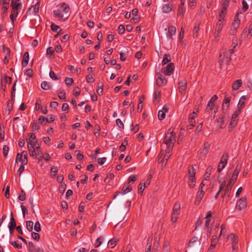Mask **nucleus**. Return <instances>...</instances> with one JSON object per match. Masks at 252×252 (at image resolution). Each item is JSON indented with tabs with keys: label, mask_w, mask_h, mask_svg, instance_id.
Segmentation results:
<instances>
[{
	"label": "nucleus",
	"mask_w": 252,
	"mask_h": 252,
	"mask_svg": "<svg viewBox=\"0 0 252 252\" xmlns=\"http://www.w3.org/2000/svg\"><path fill=\"white\" fill-rule=\"evenodd\" d=\"M54 16L58 18L62 19L65 16L64 20L67 19L69 15V6L65 3L62 4L61 7L58 9L53 11Z\"/></svg>",
	"instance_id": "nucleus-1"
},
{
	"label": "nucleus",
	"mask_w": 252,
	"mask_h": 252,
	"mask_svg": "<svg viewBox=\"0 0 252 252\" xmlns=\"http://www.w3.org/2000/svg\"><path fill=\"white\" fill-rule=\"evenodd\" d=\"M175 140V134L173 132L171 128L169 129L164 139V143L166 145L167 148L172 149L174 147Z\"/></svg>",
	"instance_id": "nucleus-2"
},
{
	"label": "nucleus",
	"mask_w": 252,
	"mask_h": 252,
	"mask_svg": "<svg viewBox=\"0 0 252 252\" xmlns=\"http://www.w3.org/2000/svg\"><path fill=\"white\" fill-rule=\"evenodd\" d=\"M240 170V167H239L238 166H237L236 167V169H235L234 172H233V174L232 175V176L231 179L229 181V182L227 185L226 188L225 189V193H228L230 192L234 182H235V181L236 180V179L237 178V176L239 173Z\"/></svg>",
	"instance_id": "nucleus-3"
},
{
	"label": "nucleus",
	"mask_w": 252,
	"mask_h": 252,
	"mask_svg": "<svg viewBox=\"0 0 252 252\" xmlns=\"http://www.w3.org/2000/svg\"><path fill=\"white\" fill-rule=\"evenodd\" d=\"M181 205L179 203H176L173 208V212L171 215V221L175 223L177 221V217L180 214Z\"/></svg>",
	"instance_id": "nucleus-4"
},
{
	"label": "nucleus",
	"mask_w": 252,
	"mask_h": 252,
	"mask_svg": "<svg viewBox=\"0 0 252 252\" xmlns=\"http://www.w3.org/2000/svg\"><path fill=\"white\" fill-rule=\"evenodd\" d=\"M227 240L232 242V248L233 251H236L238 249L237 243L238 241V237L234 234H231L227 237Z\"/></svg>",
	"instance_id": "nucleus-5"
},
{
	"label": "nucleus",
	"mask_w": 252,
	"mask_h": 252,
	"mask_svg": "<svg viewBox=\"0 0 252 252\" xmlns=\"http://www.w3.org/2000/svg\"><path fill=\"white\" fill-rule=\"evenodd\" d=\"M156 75L158 76L156 81L157 85L158 86H162L166 84L167 80L160 73L157 72Z\"/></svg>",
	"instance_id": "nucleus-6"
},
{
	"label": "nucleus",
	"mask_w": 252,
	"mask_h": 252,
	"mask_svg": "<svg viewBox=\"0 0 252 252\" xmlns=\"http://www.w3.org/2000/svg\"><path fill=\"white\" fill-rule=\"evenodd\" d=\"M174 64L170 63L161 69V72L165 75H170L173 72Z\"/></svg>",
	"instance_id": "nucleus-7"
},
{
	"label": "nucleus",
	"mask_w": 252,
	"mask_h": 252,
	"mask_svg": "<svg viewBox=\"0 0 252 252\" xmlns=\"http://www.w3.org/2000/svg\"><path fill=\"white\" fill-rule=\"evenodd\" d=\"M240 112L241 111L240 110H237L232 115L231 121L229 124V128H232L234 125H236L237 116L239 115Z\"/></svg>",
	"instance_id": "nucleus-8"
},
{
	"label": "nucleus",
	"mask_w": 252,
	"mask_h": 252,
	"mask_svg": "<svg viewBox=\"0 0 252 252\" xmlns=\"http://www.w3.org/2000/svg\"><path fill=\"white\" fill-rule=\"evenodd\" d=\"M40 5V2L39 1H37L34 5L32 6L28 10V12L33 14H36L38 12Z\"/></svg>",
	"instance_id": "nucleus-9"
},
{
	"label": "nucleus",
	"mask_w": 252,
	"mask_h": 252,
	"mask_svg": "<svg viewBox=\"0 0 252 252\" xmlns=\"http://www.w3.org/2000/svg\"><path fill=\"white\" fill-rule=\"evenodd\" d=\"M246 206V198H241L237 203L236 208L241 210Z\"/></svg>",
	"instance_id": "nucleus-10"
},
{
	"label": "nucleus",
	"mask_w": 252,
	"mask_h": 252,
	"mask_svg": "<svg viewBox=\"0 0 252 252\" xmlns=\"http://www.w3.org/2000/svg\"><path fill=\"white\" fill-rule=\"evenodd\" d=\"M54 120L53 116L51 115L49 118H46L43 116H40L39 118V121L41 124H44L45 122L51 123Z\"/></svg>",
	"instance_id": "nucleus-11"
},
{
	"label": "nucleus",
	"mask_w": 252,
	"mask_h": 252,
	"mask_svg": "<svg viewBox=\"0 0 252 252\" xmlns=\"http://www.w3.org/2000/svg\"><path fill=\"white\" fill-rule=\"evenodd\" d=\"M176 29L174 26H171L168 28V32L166 33V36L168 38H171L173 35L176 33Z\"/></svg>",
	"instance_id": "nucleus-12"
},
{
	"label": "nucleus",
	"mask_w": 252,
	"mask_h": 252,
	"mask_svg": "<svg viewBox=\"0 0 252 252\" xmlns=\"http://www.w3.org/2000/svg\"><path fill=\"white\" fill-rule=\"evenodd\" d=\"M11 218L10 219V221L9 222V224H8V228L9 229L10 233H12L13 232V230L14 228L16 227V222H15L14 219L12 217V213H11Z\"/></svg>",
	"instance_id": "nucleus-13"
},
{
	"label": "nucleus",
	"mask_w": 252,
	"mask_h": 252,
	"mask_svg": "<svg viewBox=\"0 0 252 252\" xmlns=\"http://www.w3.org/2000/svg\"><path fill=\"white\" fill-rule=\"evenodd\" d=\"M28 144L36 145L38 143L36 137L33 133L30 134V137L28 140Z\"/></svg>",
	"instance_id": "nucleus-14"
},
{
	"label": "nucleus",
	"mask_w": 252,
	"mask_h": 252,
	"mask_svg": "<svg viewBox=\"0 0 252 252\" xmlns=\"http://www.w3.org/2000/svg\"><path fill=\"white\" fill-rule=\"evenodd\" d=\"M204 194V192L202 189H199L198 191V192L197 193V195L196 197V199L195 202V203L196 205H199L201 200L202 199V197H203Z\"/></svg>",
	"instance_id": "nucleus-15"
},
{
	"label": "nucleus",
	"mask_w": 252,
	"mask_h": 252,
	"mask_svg": "<svg viewBox=\"0 0 252 252\" xmlns=\"http://www.w3.org/2000/svg\"><path fill=\"white\" fill-rule=\"evenodd\" d=\"M172 4L166 3L162 7V11L165 13H167L172 10Z\"/></svg>",
	"instance_id": "nucleus-16"
},
{
	"label": "nucleus",
	"mask_w": 252,
	"mask_h": 252,
	"mask_svg": "<svg viewBox=\"0 0 252 252\" xmlns=\"http://www.w3.org/2000/svg\"><path fill=\"white\" fill-rule=\"evenodd\" d=\"M239 14H237L235 17L234 21L232 24V27L235 30H236L239 26L240 23V20L238 18Z\"/></svg>",
	"instance_id": "nucleus-17"
},
{
	"label": "nucleus",
	"mask_w": 252,
	"mask_h": 252,
	"mask_svg": "<svg viewBox=\"0 0 252 252\" xmlns=\"http://www.w3.org/2000/svg\"><path fill=\"white\" fill-rule=\"evenodd\" d=\"M29 60V54L28 52H26L23 56V60H22V65L23 66H26L28 63Z\"/></svg>",
	"instance_id": "nucleus-18"
},
{
	"label": "nucleus",
	"mask_w": 252,
	"mask_h": 252,
	"mask_svg": "<svg viewBox=\"0 0 252 252\" xmlns=\"http://www.w3.org/2000/svg\"><path fill=\"white\" fill-rule=\"evenodd\" d=\"M217 32L215 33V37L217 38L219 36V33L221 31L222 28V21L218 22L217 24Z\"/></svg>",
	"instance_id": "nucleus-19"
},
{
	"label": "nucleus",
	"mask_w": 252,
	"mask_h": 252,
	"mask_svg": "<svg viewBox=\"0 0 252 252\" xmlns=\"http://www.w3.org/2000/svg\"><path fill=\"white\" fill-rule=\"evenodd\" d=\"M242 85V81L240 79L236 80L232 85V89L237 90Z\"/></svg>",
	"instance_id": "nucleus-20"
},
{
	"label": "nucleus",
	"mask_w": 252,
	"mask_h": 252,
	"mask_svg": "<svg viewBox=\"0 0 252 252\" xmlns=\"http://www.w3.org/2000/svg\"><path fill=\"white\" fill-rule=\"evenodd\" d=\"M51 28L52 30L54 32H58V34H62V30L60 29V28L56 25L55 24L52 23L51 26Z\"/></svg>",
	"instance_id": "nucleus-21"
},
{
	"label": "nucleus",
	"mask_w": 252,
	"mask_h": 252,
	"mask_svg": "<svg viewBox=\"0 0 252 252\" xmlns=\"http://www.w3.org/2000/svg\"><path fill=\"white\" fill-rule=\"evenodd\" d=\"M246 100V97L245 96H242L239 101L238 103V108L239 109L238 110H240L241 111V109H242L245 104V100Z\"/></svg>",
	"instance_id": "nucleus-22"
},
{
	"label": "nucleus",
	"mask_w": 252,
	"mask_h": 252,
	"mask_svg": "<svg viewBox=\"0 0 252 252\" xmlns=\"http://www.w3.org/2000/svg\"><path fill=\"white\" fill-rule=\"evenodd\" d=\"M226 7H223L222 8L221 11L219 15L220 19L219 22H221L222 21L224 20V17L225 16V15L226 13Z\"/></svg>",
	"instance_id": "nucleus-23"
},
{
	"label": "nucleus",
	"mask_w": 252,
	"mask_h": 252,
	"mask_svg": "<svg viewBox=\"0 0 252 252\" xmlns=\"http://www.w3.org/2000/svg\"><path fill=\"white\" fill-rule=\"evenodd\" d=\"M184 5V0H182L181 3L180 5H179V12H178V14L180 15L181 16H183L184 13L185 12V9L183 7Z\"/></svg>",
	"instance_id": "nucleus-24"
},
{
	"label": "nucleus",
	"mask_w": 252,
	"mask_h": 252,
	"mask_svg": "<svg viewBox=\"0 0 252 252\" xmlns=\"http://www.w3.org/2000/svg\"><path fill=\"white\" fill-rule=\"evenodd\" d=\"M209 148V144L206 142L204 145V147L201 152V155L202 156L205 155L207 153Z\"/></svg>",
	"instance_id": "nucleus-25"
},
{
	"label": "nucleus",
	"mask_w": 252,
	"mask_h": 252,
	"mask_svg": "<svg viewBox=\"0 0 252 252\" xmlns=\"http://www.w3.org/2000/svg\"><path fill=\"white\" fill-rule=\"evenodd\" d=\"M230 101V99L229 97H226L225 98V99L224 100V103L222 105L223 111L226 110L227 109V108L229 107Z\"/></svg>",
	"instance_id": "nucleus-26"
},
{
	"label": "nucleus",
	"mask_w": 252,
	"mask_h": 252,
	"mask_svg": "<svg viewBox=\"0 0 252 252\" xmlns=\"http://www.w3.org/2000/svg\"><path fill=\"white\" fill-rule=\"evenodd\" d=\"M172 149H170L169 148H167V151L165 154V155H164L163 158H164V159L165 160L166 162H167L168 159L169 158V157L171 156V151H172ZM166 162H165L164 163V165H166Z\"/></svg>",
	"instance_id": "nucleus-27"
},
{
	"label": "nucleus",
	"mask_w": 252,
	"mask_h": 252,
	"mask_svg": "<svg viewBox=\"0 0 252 252\" xmlns=\"http://www.w3.org/2000/svg\"><path fill=\"white\" fill-rule=\"evenodd\" d=\"M20 4L21 3L19 2V0L14 1L13 0L11 2V6L12 7V9H16L18 10Z\"/></svg>",
	"instance_id": "nucleus-28"
},
{
	"label": "nucleus",
	"mask_w": 252,
	"mask_h": 252,
	"mask_svg": "<svg viewBox=\"0 0 252 252\" xmlns=\"http://www.w3.org/2000/svg\"><path fill=\"white\" fill-rule=\"evenodd\" d=\"M41 87L43 89L47 90L50 88L51 85L49 82L47 81H44L42 82Z\"/></svg>",
	"instance_id": "nucleus-29"
},
{
	"label": "nucleus",
	"mask_w": 252,
	"mask_h": 252,
	"mask_svg": "<svg viewBox=\"0 0 252 252\" xmlns=\"http://www.w3.org/2000/svg\"><path fill=\"white\" fill-rule=\"evenodd\" d=\"M212 169V168L211 167H208L207 168V169L206 170V174L205 175V177L204 178V181H208V179H209V175L211 173Z\"/></svg>",
	"instance_id": "nucleus-30"
},
{
	"label": "nucleus",
	"mask_w": 252,
	"mask_h": 252,
	"mask_svg": "<svg viewBox=\"0 0 252 252\" xmlns=\"http://www.w3.org/2000/svg\"><path fill=\"white\" fill-rule=\"evenodd\" d=\"M171 60V58L170 57L167 55V54H165L164 55V57H163V59L162 61V63L163 65H164L165 64H166L167 63H169Z\"/></svg>",
	"instance_id": "nucleus-31"
},
{
	"label": "nucleus",
	"mask_w": 252,
	"mask_h": 252,
	"mask_svg": "<svg viewBox=\"0 0 252 252\" xmlns=\"http://www.w3.org/2000/svg\"><path fill=\"white\" fill-rule=\"evenodd\" d=\"M179 89L180 90V92L182 93L183 91H184L186 88V83L183 82H180L179 83Z\"/></svg>",
	"instance_id": "nucleus-32"
},
{
	"label": "nucleus",
	"mask_w": 252,
	"mask_h": 252,
	"mask_svg": "<svg viewBox=\"0 0 252 252\" xmlns=\"http://www.w3.org/2000/svg\"><path fill=\"white\" fill-rule=\"evenodd\" d=\"M188 172H189V178H191V177L195 178V169L193 167H191L190 168H189V169Z\"/></svg>",
	"instance_id": "nucleus-33"
},
{
	"label": "nucleus",
	"mask_w": 252,
	"mask_h": 252,
	"mask_svg": "<svg viewBox=\"0 0 252 252\" xmlns=\"http://www.w3.org/2000/svg\"><path fill=\"white\" fill-rule=\"evenodd\" d=\"M27 228L29 231H32L33 229V222L32 221H27L26 222Z\"/></svg>",
	"instance_id": "nucleus-34"
},
{
	"label": "nucleus",
	"mask_w": 252,
	"mask_h": 252,
	"mask_svg": "<svg viewBox=\"0 0 252 252\" xmlns=\"http://www.w3.org/2000/svg\"><path fill=\"white\" fill-rule=\"evenodd\" d=\"M228 154L227 153H225V154H223L222 156V157H221V159L220 160V163H225V164H226L227 159H228Z\"/></svg>",
	"instance_id": "nucleus-35"
},
{
	"label": "nucleus",
	"mask_w": 252,
	"mask_h": 252,
	"mask_svg": "<svg viewBox=\"0 0 252 252\" xmlns=\"http://www.w3.org/2000/svg\"><path fill=\"white\" fill-rule=\"evenodd\" d=\"M103 84L102 83H98V88L96 92L98 95H101L103 93Z\"/></svg>",
	"instance_id": "nucleus-36"
},
{
	"label": "nucleus",
	"mask_w": 252,
	"mask_h": 252,
	"mask_svg": "<svg viewBox=\"0 0 252 252\" xmlns=\"http://www.w3.org/2000/svg\"><path fill=\"white\" fill-rule=\"evenodd\" d=\"M165 114L163 110H159L158 113V118L159 120H162L164 119Z\"/></svg>",
	"instance_id": "nucleus-37"
},
{
	"label": "nucleus",
	"mask_w": 252,
	"mask_h": 252,
	"mask_svg": "<svg viewBox=\"0 0 252 252\" xmlns=\"http://www.w3.org/2000/svg\"><path fill=\"white\" fill-rule=\"evenodd\" d=\"M23 156H24V159H22V163L23 164H26L27 163L28 154L26 151H23L22 152Z\"/></svg>",
	"instance_id": "nucleus-38"
},
{
	"label": "nucleus",
	"mask_w": 252,
	"mask_h": 252,
	"mask_svg": "<svg viewBox=\"0 0 252 252\" xmlns=\"http://www.w3.org/2000/svg\"><path fill=\"white\" fill-rule=\"evenodd\" d=\"M117 243V240L115 239H112L108 242V246L111 247V248H113L115 246H116Z\"/></svg>",
	"instance_id": "nucleus-39"
},
{
	"label": "nucleus",
	"mask_w": 252,
	"mask_h": 252,
	"mask_svg": "<svg viewBox=\"0 0 252 252\" xmlns=\"http://www.w3.org/2000/svg\"><path fill=\"white\" fill-rule=\"evenodd\" d=\"M195 178H189V184L190 188H193L195 185Z\"/></svg>",
	"instance_id": "nucleus-40"
},
{
	"label": "nucleus",
	"mask_w": 252,
	"mask_h": 252,
	"mask_svg": "<svg viewBox=\"0 0 252 252\" xmlns=\"http://www.w3.org/2000/svg\"><path fill=\"white\" fill-rule=\"evenodd\" d=\"M131 188L129 186H128L126 188L124 187L122 189L123 191L122 192V194H126L128 193L129 192H130L131 191Z\"/></svg>",
	"instance_id": "nucleus-41"
},
{
	"label": "nucleus",
	"mask_w": 252,
	"mask_h": 252,
	"mask_svg": "<svg viewBox=\"0 0 252 252\" xmlns=\"http://www.w3.org/2000/svg\"><path fill=\"white\" fill-rule=\"evenodd\" d=\"M51 177L53 178L55 177L57 172H58L57 168L55 166L52 167L51 169Z\"/></svg>",
	"instance_id": "nucleus-42"
},
{
	"label": "nucleus",
	"mask_w": 252,
	"mask_h": 252,
	"mask_svg": "<svg viewBox=\"0 0 252 252\" xmlns=\"http://www.w3.org/2000/svg\"><path fill=\"white\" fill-rule=\"evenodd\" d=\"M10 244L13 245L15 248L20 249L22 248V245L17 243L16 241H11L10 242Z\"/></svg>",
	"instance_id": "nucleus-43"
},
{
	"label": "nucleus",
	"mask_w": 252,
	"mask_h": 252,
	"mask_svg": "<svg viewBox=\"0 0 252 252\" xmlns=\"http://www.w3.org/2000/svg\"><path fill=\"white\" fill-rule=\"evenodd\" d=\"M49 76H50V78H52L54 80H57L59 79V77H58V76H57L55 74V73L52 71L50 72Z\"/></svg>",
	"instance_id": "nucleus-44"
},
{
	"label": "nucleus",
	"mask_w": 252,
	"mask_h": 252,
	"mask_svg": "<svg viewBox=\"0 0 252 252\" xmlns=\"http://www.w3.org/2000/svg\"><path fill=\"white\" fill-rule=\"evenodd\" d=\"M64 82L66 85H67V86H71L73 82V80L72 78L66 77L65 79Z\"/></svg>",
	"instance_id": "nucleus-45"
},
{
	"label": "nucleus",
	"mask_w": 252,
	"mask_h": 252,
	"mask_svg": "<svg viewBox=\"0 0 252 252\" xmlns=\"http://www.w3.org/2000/svg\"><path fill=\"white\" fill-rule=\"evenodd\" d=\"M127 145V142L126 140H125L123 142L121 145L120 147V149L122 152H124L126 149V147Z\"/></svg>",
	"instance_id": "nucleus-46"
},
{
	"label": "nucleus",
	"mask_w": 252,
	"mask_h": 252,
	"mask_svg": "<svg viewBox=\"0 0 252 252\" xmlns=\"http://www.w3.org/2000/svg\"><path fill=\"white\" fill-rule=\"evenodd\" d=\"M34 229L36 232H39L41 230L40 225L38 221L35 222L34 226Z\"/></svg>",
	"instance_id": "nucleus-47"
},
{
	"label": "nucleus",
	"mask_w": 252,
	"mask_h": 252,
	"mask_svg": "<svg viewBox=\"0 0 252 252\" xmlns=\"http://www.w3.org/2000/svg\"><path fill=\"white\" fill-rule=\"evenodd\" d=\"M214 105V103L209 101L207 104V108L206 109V111L208 112L211 110H212L213 108Z\"/></svg>",
	"instance_id": "nucleus-48"
},
{
	"label": "nucleus",
	"mask_w": 252,
	"mask_h": 252,
	"mask_svg": "<svg viewBox=\"0 0 252 252\" xmlns=\"http://www.w3.org/2000/svg\"><path fill=\"white\" fill-rule=\"evenodd\" d=\"M11 82V78L10 77L6 76L3 80H2V83H8V84H10Z\"/></svg>",
	"instance_id": "nucleus-49"
},
{
	"label": "nucleus",
	"mask_w": 252,
	"mask_h": 252,
	"mask_svg": "<svg viewBox=\"0 0 252 252\" xmlns=\"http://www.w3.org/2000/svg\"><path fill=\"white\" fill-rule=\"evenodd\" d=\"M8 150V147L6 145H4L3 147V154L5 157L7 156Z\"/></svg>",
	"instance_id": "nucleus-50"
},
{
	"label": "nucleus",
	"mask_w": 252,
	"mask_h": 252,
	"mask_svg": "<svg viewBox=\"0 0 252 252\" xmlns=\"http://www.w3.org/2000/svg\"><path fill=\"white\" fill-rule=\"evenodd\" d=\"M102 239H103V238L102 237H100L96 239V240L95 242V244H94L95 247L97 248L101 245V240Z\"/></svg>",
	"instance_id": "nucleus-51"
},
{
	"label": "nucleus",
	"mask_w": 252,
	"mask_h": 252,
	"mask_svg": "<svg viewBox=\"0 0 252 252\" xmlns=\"http://www.w3.org/2000/svg\"><path fill=\"white\" fill-rule=\"evenodd\" d=\"M125 31V29L124 26L123 25H120L118 29V32L120 34H122Z\"/></svg>",
	"instance_id": "nucleus-52"
},
{
	"label": "nucleus",
	"mask_w": 252,
	"mask_h": 252,
	"mask_svg": "<svg viewBox=\"0 0 252 252\" xmlns=\"http://www.w3.org/2000/svg\"><path fill=\"white\" fill-rule=\"evenodd\" d=\"M22 156H23L22 153V154L18 153L17 155L15 162H17L18 161L22 162Z\"/></svg>",
	"instance_id": "nucleus-53"
},
{
	"label": "nucleus",
	"mask_w": 252,
	"mask_h": 252,
	"mask_svg": "<svg viewBox=\"0 0 252 252\" xmlns=\"http://www.w3.org/2000/svg\"><path fill=\"white\" fill-rule=\"evenodd\" d=\"M16 82H17V81H15L14 82L12 90V91H11V97H12V99L15 96V91H16L15 85H16Z\"/></svg>",
	"instance_id": "nucleus-54"
},
{
	"label": "nucleus",
	"mask_w": 252,
	"mask_h": 252,
	"mask_svg": "<svg viewBox=\"0 0 252 252\" xmlns=\"http://www.w3.org/2000/svg\"><path fill=\"white\" fill-rule=\"evenodd\" d=\"M116 123H117V125H118V126L120 128H124V124L120 119H117L116 120Z\"/></svg>",
	"instance_id": "nucleus-55"
},
{
	"label": "nucleus",
	"mask_w": 252,
	"mask_h": 252,
	"mask_svg": "<svg viewBox=\"0 0 252 252\" xmlns=\"http://www.w3.org/2000/svg\"><path fill=\"white\" fill-rule=\"evenodd\" d=\"M242 4L243 6V11H246L249 8V5L245 1V0H243Z\"/></svg>",
	"instance_id": "nucleus-56"
},
{
	"label": "nucleus",
	"mask_w": 252,
	"mask_h": 252,
	"mask_svg": "<svg viewBox=\"0 0 252 252\" xmlns=\"http://www.w3.org/2000/svg\"><path fill=\"white\" fill-rule=\"evenodd\" d=\"M40 144L39 143H37L36 144V146H35V151L36 150L37 151V152L36 153L37 154V155L39 156L40 155H41V152L40 150Z\"/></svg>",
	"instance_id": "nucleus-57"
},
{
	"label": "nucleus",
	"mask_w": 252,
	"mask_h": 252,
	"mask_svg": "<svg viewBox=\"0 0 252 252\" xmlns=\"http://www.w3.org/2000/svg\"><path fill=\"white\" fill-rule=\"evenodd\" d=\"M225 165H226V164H225V163H220V162L218 165V171L219 172H220L223 169V168L225 167Z\"/></svg>",
	"instance_id": "nucleus-58"
},
{
	"label": "nucleus",
	"mask_w": 252,
	"mask_h": 252,
	"mask_svg": "<svg viewBox=\"0 0 252 252\" xmlns=\"http://www.w3.org/2000/svg\"><path fill=\"white\" fill-rule=\"evenodd\" d=\"M106 160V158H99L97 159V162L99 165H102L104 163Z\"/></svg>",
	"instance_id": "nucleus-59"
},
{
	"label": "nucleus",
	"mask_w": 252,
	"mask_h": 252,
	"mask_svg": "<svg viewBox=\"0 0 252 252\" xmlns=\"http://www.w3.org/2000/svg\"><path fill=\"white\" fill-rule=\"evenodd\" d=\"M75 154L77 158L79 160H81L83 158L84 156L83 155L80 154L78 151H75Z\"/></svg>",
	"instance_id": "nucleus-60"
},
{
	"label": "nucleus",
	"mask_w": 252,
	"mask_h": 252,
	"mask_svg": "<svg viewBox=\"0 0 252 252\" xmlns=\"http://www.w3.org/2000/svg\"><path fill=\"white\" fill-rule=\"evenodd\" d=\"M217 242L218 239H217L216 237L215 236H213L211 241V244H212V246H216Z\"/></svg>",
	"instance_id": "nucleus-61"
},
{
	"label": "nucleus",
	"mask_w": 252,
	"mask_h": 252,
	"mask_svg": "<svg viewBox=\"0 0 252 252\" xmlns=\"http://www.w3.org/2000/svg\"><path fill=\"white\" fill-rule=\"evenodd\" d=\"M146 187L145 185H143L142 184H140L138 186V190L141 193L143 191L145 188Z\"/></svg>",
	"instance_id": "nucleus-62"
},
{
	"label": "nucleus",
	"mask_w": 252,
	"mask_h": 252,
	"mask_svg": "<svg viewBox=\"0 0 252 252\" xmlns=\"http://www.w3.org/2000/svg\"><path fill=\"white\" fill-rule=\"evenodd\" d=\"M32 238L35 240H38L40 238L39 235L36 232H32Z\"/></svg>",
	"instance_id": "nucleus-63"
},
{
	"label": "nucleus",
	"mask_w": 252,
	"mask_h": 252,
	"mask_svg": "<svg viewBox=\"0 0 252 252\" xmlns=\"http://www.w3.org/2000/svg\"><path fill=\"white\" fill-rule=\"evenodd\" d=\"M74 252H87L85 249L83 248H80L78 249H75L74 250Z\"/></svg>",
	"instance_id": "nucleus-64"
}]
</instances>
